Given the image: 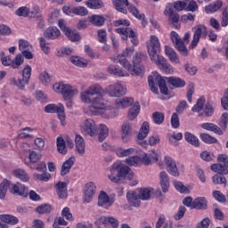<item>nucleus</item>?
<instances>
[{
	"label": "nucleus",
	"instance_id": "28",
	"mask_svg": "<svg viewBox=\"0 0 228 228\" xmlns=\"http://www.w3.org/2000/svg\"><path fill=\"white\" fill-rule=\"evenodd\" d=\"M167 83L173 86V88H183L186 86V82L179 77H169L166 78Z\"/></svg>",
	"mask_w": 228,
	"mask_h": 228
},
{
	"label": "nucleus",
	"instance_id": "64",
	"mask_svg": "<svg viewBox=\"0 0 228 228\" xmlns=\"http://www.w3.org/2000/svg\"><path fill=\"white\" fill-rule=\"evenodd\" d=\"M39 79L41 83H43V85H49V83H51V77L49 76V73H47L46 71H43L40 74Z\"/></svg>",
	"mask_w": 228,
	"mask_h": 228
},
{
	"label": "nucleus",
	"instance_id": "39",
	"mask_svg": "<svg viewBox=\"0 0 228 228\" xmlns=\"http://www.w3.org/2000/svg\"><path fill=\"white\" fill-rule=\"evenodd\" d=\"M86 6L90 10H101L104 8V3L101 0H88L86 2Z\"/></svg>",
	"mask_w": 228,
	"mask_h": 228
},
{
	"label": "nucleus",
	"instance_id": "55",
	"mask_svg": "<svg viewBox=\"0 0 228 228\" xmlns=\"http://www.w3.org/2000/svg\"><path fill=\"white\" fill-rule=\"evenodd\" d=\"M105 19L102 16L99 15H93L91 17V22L94 26H103L104 25Z\"/></svg>",
	"mask_w": 228,
	"mask_h": 228
},
{
	"label": "nucleus",
	"instance_id": "5",
	"mask_svg": "<svg viewBox=\"0 0 228 228\" xmlns=\"http://www.w3.org/2000/svg\"><path fill=\"white\" fill-rule=\"evenodd\" d=\"M112 4L114 8L118 11L120 12V13H127V10L135 19H138L139 20H142L145 17L143 14H140V11L136 6H134L132 4H129L128 0H112ZM127 9H126V8Z\"/></svg>",
	"mask_w": 228,
	"mask_h": 228
},
{
	"label": "nucleus",
	"instance_id": "45",
	"mask_svg": "<svg viewBox=\"0 0 228 228\" xmlns=\"http://www.w3.org/2000/svg\"><path fill=\"white\" fill-rule=\"evenodd\" d=\"M152 120L157 126H161L165 122V114L163 112L155 111L152 113Z\"/></svg>",
	"mask_w": 228,
	"mask_h": 228
},
{
	"label": "nucleus",
	"instance_id": "63",
	"mask_svg": "<svg viewBox=\"0 0 228 228\" xmlns=\"http://www.w3.org/2000/svg\"><path fill=\"white\" fill-rule=\"evenodd\" d=\"M212 181L214 183V184H227V178H225V176H220L218 175H215L212 177Z\"/></svg>",
	"mask_w": 228,
	"mask_h": 228
},
{
	"label": "nucleus",
	"instance_id": "12",
	"mask_svg": "<svg viewBox=\"0 0 228 228\" xmlns=\"http://www.w3.org/2000/svg\"><path fill=\"white\" fill-rule=\"evenodd\" d=\"M45 113H57L59 120H61V126H65V107L62 103H50L45 107Z\"/></svg>",
	"mask_w": 228,
	"mask_h": 228
},
{
	"label": "nucleus",
	"instance_id": "16",
	"mask_svg": "<svg viewBox=\"0 0 228 228\" xmlns=\"http://www.w3.org/2000/svg\"><path fill=\"white\" fill-rule=\"evenodd\" d=\"M165 15H168L169 22L175 28V29H180L181 25L179 24V14L174 12L172 5H167L164 11Z\"/></svg>",
	"mask_w": 228,
	"mask_h": 228
},
{
	"label": "nucleus",
	"instance_id": "47",
	"mask_svg": "<svg viewBox=\"0 0 228 228\" xmlns=\"http://www.w3.org/2000/svg\"><path fill=\"white\" fill-rule=\"evenodd\" d=\"M159 88L163 95H168V87L167 86V81L161 77H157Z\"/></svg>",
	"mask_w": 228,
	"mask_h": 228
},
{
	"label": "nucleus",
	"instance_id": "33",
	"mask_svg": "<svg viewBox=\"0 0 228 228\" xmlns=\"http://www.w3.org/2000/svg\"><path fill=\"white\" fill-rule=\"evenodd\" d=\"M193 209H208V200L199 197L193 200Z\"/></svg>",
	"mask_w": 228,
	"mask_h": 228
},
{
	"label": "nucleus",
	"instance_id": "61",
	"mask_svg": "<svg viewBox=\"0 0 228 228\" xmlns=\"http://www.w3.org/2000/svg\"><path fill=\"white\" fill-rule=\"evenodd\" d=\"M19 49L23 53L24 51H29L31 49V45L29 42L24 40V39H20L19 40Z\"/></svg>",
	"mask_w": 228,
	"mask_h": 228
},
{
	"label": "nucleus",
	"instance_id": "14",
	"mask_svg": "<svg viewBox=\"0 0 228 228\" xmlns=\"http://www.w3.org/2000/svg\"><path fill=\"white\" fill-rule=\"evenodd\" d=\"M170 38L172 43L175 45V49H177V52L182 54V56H187L188 55V48H186V45H184V41L181 39L179 37V34L175 31H172L170 34Z\"/></svg>",
	"mask_w": 228,
	"mask_h": 228
},
{
	"label": "nucleus",
	"instance_id": "44",
	"mask_svg": "<svg viewBox=\"0 0 228 228\" xmlns=\"http://www.w3.org/2000/svg\"><path fill=\"white\" fill-rule=\"evenodd\" d=\"M53 211V206L49 204H42L37 207L36 212L39 215H47Z\"/></svg>",
	"mask_w": 228,
	"mask_h": 228
},
{
	"label": "nucleus",
	"instance_id": "34",
	"mask_svg": "<svg viewBox=\"0 0 228 228\" xmlns=\"http://www.w3.org/2000/svg\"><path fill=\"white\" fill-rule=\"evenodd\" d=\"M0 220L8 225H17V224H19V218L12 215H0Z\"/></svg>",
	"mask_w": 228,
	"mask_h": 228
},
{
	"label": "nucleus",
	"instance_id": "29",
	"mask_svg": "<svg viewBox=\"0 0 228 228\" xmlns=\"http://www.w3.org/2000/svg\"><path fill=\"white\" fill-rule=\"evenodd\" d=\"M107 72H109V74H112V76H118V77H127V76H129V73L124 72L120 67L115 65L110 66Z\"/></svg>",
	"mask_w": 228,
	"mask_h": 228
},
{
	"label": "nucleus",
	"instance_id": "9",
	"mask_svg": "<svg viewBox=\"0 0 228 228\" xmlns=\"http://www.w3.org/2000/svg\"><path fill=\"white\" fill-rule=\"evenodd\" d=\"M210 168L216 174L226 175L228 174V156L225 154L219 155L217 164H213Z\"/></svg>",
	"mask_w": 228,
	"mask_h": 228
},
{
	"label": "nucleus",
	"instance_id": "50",
	"mask_svg": "<svg viewBox=\"0 0 228 228\" xmlns=\"http://www.w3.org/2000/svg\"><path fill=\"white\" fill-rule=\"evenodd\" d=\"M173 184L175 190H177V191H180V193H190V190H188L187 187L183 184V183L179 181H174Z\"/></svg>",
	"mask_w": 228,
	"mask_h": 228
},
{
	"label": "nucleus",
	"instance_id": "18",
	"mask_svg": "<svg viewBox=\"0 0 228 228\" xmlns=\"http://www.w3.org/2000/svg\"><path fill=\"white\" fill-rule=\"evenodd\" d=\"M118 168H120V161L114 162L109 168L108 179H110L111 183H120V178H118Z\"/></svg>",
	"mask_w": 228,
	"mask_h": 228
},
{
	"label": "nucleus",
	"instance_id": "26",
	"mask_svg": "<svg viewBox=\"0 0 228 228\" xmlns=\"http://www.w3.org/2000/svg\"><path fill=\"white\" fill-rule=\"evenodd\" d=\"M44 35L48 40H56L61 35V32L56 27H49L45 29Z\"/></svg>",
	"mask_w": 228,
	"mask_h": 228
},
{
	"label": "nucleus",
	"instance_id": "15",
	"mask_svg": "<svg viewBox=\"0 0 228 228\" xmlns=\"http://www.w3.org/2000/svg\"><path fill=\"white\" fill-rule=\"evenodd\" d=\"M58 26L66 37H68L69 40H71V42H79L81 40V36H79L77 30H72L69 28H67L63 20H60L58 21Z\"/></svg>",
	"mask_w": 228,
	"mask_h": 228
},
{
	"label": "nucleus",
	"instance_id": "52",
	"mask_svg": "<svg viewBox=\"0 0 228 228\" xmlns=\"http://www.w3.org/2000/svg\"><path fill=\"white\" fill-rule=\"evenodd\" d=\"M29 153V160L30 163H37V161H40V159H42V155L37 153V151H33V150H25Z\"/></svg>",
	"mask_w": 228,
	"mask_h": 228
},
{
	"label": "nucleus",
	"instance_id": "37",
	"mask_svg": "<svg viewBox=\"0 0 228 228\" xmlns=\"http://www.w3.org/2000/svg\"><path fill=\"white\" fill-rule=\"evenodd\" d=\"M151 129V126L149 125V122L144 121L139 130L137 138L138 140H145L147 138V134H149V131Z\"/></svg>",
	"mask_w": 228,
	"mask_h": 228
},
{
	"label": "nucleus",
	"instance_id": "20",
	"mask_svg": "<svg viewBox=\"0 0 228 228\" xmlns=\"http://www.w3.org/2000/svg\"><path fill=\"white\" fill-rule=\"evenodd\" d=\"M165 163L168 174L174 177H179V169L177 168V164H175V161H174L172 158L166 156Z\"/></svg>",
	"mask_w": 228,
	"mask_h": 228
},
{
	"label": "nucleus",
	"instance_id": "36",
	"mask_svg": "<svg viewBox=\"0 0 228 228\" xmlns=\"http://www.w3.org/2000/svg\"><path fill=\"white\" fill-rule=\"evenodd\" d=\"M109 134H110V129H108V126L104 124H100L99 133H98V141L100 142H104V140L108 138Z\"/></svg>",
	"mask_w": 228,
	"mask_h": 228
},
{
	"label": "nucleus",
	"instance_id": "42",
	"mask_svg": "<svg viewBox=\"0 0 228 228\" xmlns=\"http://www.w3.org/2000/svg\"><path fill=\"white\" fill-rule=\"evenodd\" d=\"M114 152H116L117 156H118L119 158H126V156H131V154H134V149L129 148L124 150L122 148L116 147Z\"/></svg>",
	"mask_w": 228,
	"mask_h": 228
},
{
	"label": "nucleus",
	"instance_id": "53",
	"mask_svg": "<svg viewBox=\"0 0 228 228\" xmlns=\"http://www.w3.org/2000/svg\"><path fill=\"white\" fill-rule=\"evenodd\" d=\"M39 45H40L41 51H43L45 54H49V53H51V48L49 47V44L45 42V37L39 38Z\"/></svg>",
	"mask_w": 228,
	"mask_h": 228
},
{
	"label": "nucleus",
	"instance_id": "57",
	"mask_svg": "<svg viewBox=\"0 0 228 228\" xmlns=\"http://www.w3.org/2000/svg\"><path fill=\"white\" fill-rule=\"evenodd\" d=\"M15 15H17L18 17H28L29 8L26 6H21L15 11Z\"/></svg>",
	"mask_w": 228,
	"mask_h": 228
},
{
	"label": "nucleus",
	"instance_id": "21",
	"mask_svg": "<svg viewBox=\"0 0 228 228\" xmlns=\"http://www.w3.org/2000/svg\"><path fill=\"white\" fill-rule=\"evenodd\" d=\"M113 205V200L110 199V196L106 191H102L98 196V206L100 208H104L108 209V208Z\"/></svg>",
	"mask_w": 228,
	"mask_h": 228
},
{
	"label": "nucleus",
	"instance_id": "19",
	"mask_svg": "<svg viewBox=\"0 0 228 228\" xmlns=\"http://www.w3.org/2000/svg\"><path fill=\"white\" fill-rule=\"evenodd\" d=\"M10 191L12 195H19L20 197H28V188L22 183H10Z\"/></svg>",
	"mask_w": 228,
	"mask_h": 228
},
{
	"label": "nucleus",
	"instance_id": "27",
	"mask_svg": "<svg viewBox=\"0 0 228 228\" xmlns=\"http://www.w3.org/2000/svg\"><path fill=\"white\" fill-rule=\"evenodd\" d=\"M74 163H76V157H70L65 162H63L61 168V175H67V174L70 172V168L74 167Z\"/></svg>",
	"mask_w": 228,
	"mask_h": 228
},
{
	"label": "nucleus",
	"instance_id": "60",
	"mask_svg": "<svg viewBox=\"0 0 228 228\" xmlns=\"http://www.w3.org/2000/svg\"><path fill=\"white\" fill-rule=\"evenodd\" d=\"M200 158L204 161H214V159H216L215 154H213V152L208 151L201 152Z\"/></svg>",
	"mask_w": 228,
	"mask_h": 228
},
{
	"label": "nucleus",
	"instance_id": "59",
	"mask_svg": "<svg viewBox=\"0 0 228 228\" xmlns=\"http://www.w3.org/2000/svg\"><path fill=\"white\" fill-rule=\"evenodd\" d=\"M34 178L37 181H43L44 183H47V181H49V179H51V174H49L47 172L43 173V174H35Z\"/></svg>",
	"mask_w": 228,
	"mask_h": 228
},
{
	"label": "nucleus",
	"instance_id": "49",
	"mask_svg": "<svg viewBox=\"0 0 228 228\" xmlns=\"http://www.w3.org/2000/svg\"><path fill=\"white\" fill-rule=\"evenodd\" d=\"M132 127L131 125L127 122L124 123L121 126V138L124 140L126 136H129L131 134Z\"/></svg>",
	"mask_w": 228,
	"mask_h": 228
},
{
	"label": "nucleus",
	"instance_id": "54",
	"mask_svg": "<svg viewBox=\"0 0 228 228\" xmlns=\"http://www.w3.org/2000/svg\"><path fill=\"white\" fill-rule=\"evenodd\" d=\"M61 11L60 9L53 10L50 16L48 17V22L49 24H54L58 20V18L60 17Z\"/></svg>",
	"mask_w": 228,
	"mask_h": 228
},
{
	"label": "nucleus",
	"instance_id": "10",
	"mask_svg": "<svg viewBox=\"0 0 228 228\" xmlns=\"http://www.w3.org/2000/svg\"><path fill=\"white\" fill-rule=\"evenodd\" d=\"M0 58L2 65L4 67H12V69H19L22 63H24V58L21 54H17L12 61L10 56L6 55L4 52L0 53Z\"/></svg>",
	"mask_w": 228,
	"mask_h": 228
},
{
	"label": "nucleus",
	"instance_id": "43",
	"mask_svg": "<svg viewBox=\"0 0 228 228\" xmlns=\"http://www.w3.org/2000/svg\"><path fill=\"white\" fill-rule=\"evenodd\" d=\"M13 175L16 176L17 179L23 181V183H28L29 181V175H28V173L22 169L14 170Z\"/></svg>",
	"mask_w": 228,
	"mask_h": 228
},
{
	"label": "nucleus",
	"instance_id": "38",
	"mask_svg": "<svg viewBox=\"0 0 228 228\" xmlns=\"http://www.w3.org/2000/svg\"><path fill=\"white\" fill-rule=\"evenodd\" d=\"M224 3L220 0L215 2L214 4H210L205 7L206 13H215V12H218L220 8H222Z\"/></svg>",
	"mask_w": 228,
	"mask_h": 228
},
{
	"label": "nucleus",
	"instance_id": "1",
	"mask_svg": "<svg viewBox=\"0 0 228 228\" xmlns=\"http://www.w3.org/2000/svg\"><path fill=\"white\" fill-rule=\"evenodd\" d=\"M105 94L109 97H122L127 94V88L120 82L110 85L105 90L102 89V86L94 84L80 94V99L82 102L91 104L89 106L91 115H104L105 118H113L115 116L111 114L112 110L108 109L104 98H102Z\"/></svg>",
	"mask_w": 228,
	"mask_h": 228
},
{
	"label": "nucleus",
	"instance_id": "30",
	"mask_svg": "<svg viewBox=\"0 0 228 228\" xmlns=\"http://www.w3.org/2000/svg\"><path fill=\"white\" fill-rule=\"evenodd\" d=\"M200 126L202 129H205L206 131H212L213 133H216V134H224V131H222V128H220L214 123H202Z\"/></svg>",
	"mask_w": 228,
	"mask_h": 228
},
{
	"label": "nucleus",
	"instance_id": "24",
	"mask_svg": "<svg viewBox=\"0 0 228 228\" xmlns=\"http://www.w3.org/2000/svg\"><path fill=\"white\" fill-rule=\"evenodd\" d=\"M67 186L68 184L65 182H59L56 183L55 190L59 199H67V197H69Z\"/></svg>",
	"mask_w": 228,
	"mask_h": 228
},
{
	"label": "nucleus",
	"instance_id": "3",
	"mask_svg": "<svg viewBox=\"0 0 228 228\" xmlns=\"http://www.w3.org/2000/svg\"><path fill=\"white\" fill-rule=\"evenodd\" d=\"M133 53H134V47H126L121 54L118 55V63H120L124 69L128 70V72H133V75L143 77V74L145 73L143 69L138 67V64H134V66H132L131 62L126 59L129 58V56H133Z\"/></svg>",
	"mask_w": 228,
	"mask_h": 228
},
{
	"label": "nucleus",
	"instance_id": "41",
	"mask_svg": "<svg viewBox=\"0 0 228 228\" xmlns=\"http://www.w3.org/2000/svg\"><path fill=\"white\" fill-rule=\"evenodd\" d=\"M206 102V98L204 96H200L196 104L193 105L191 108V111L194 113H200L204 110V104Z\"/></svg>",
	"mask_w": 228,
	"mask_h": 228
},
{
	"label": "nucleus",
	"instance_id": "11",
	"mask_svg": "<svg viewBox=\"0 0 228 228\" xmlns=\"http://www.w3.org/2000/svg\"><path fill=\"white\" fill-rule=\"evenodd\" d=\"M31 77V66L26 65L22 71V79L11 78V85H15L20 90H24V87L29 83Z\"/></svg>",
	"mask_w": 228,
	"mask_h": 228
},
{
	"label": "nucleus",
	"instance_id": "32",
	"mask_svg": "<svg viewBox=\"0 0 228 228\" xmlns=\"http://www.w3.org/2000/svg\"><path fill=\"white\" fill-rule=\"evenodd\" d=\"M166 56L169 58L170 61L173 63H179V57L177 56V53L174 50V48L166 45L165 46Z\"/></svg>",
	"mask_w": 228,
	"mask_h": 228
},
{
	"label": "nucleus",
	"instance_id": "13",
	"mask_svg": "<svg viewBox=\"0 0 228 228\" xmlns=\"http://www.w3.org/2000/svg\"><path fill=\"white\" fill-rule=\"evenodd\" d=\"M208 37V28L206 26L200 24L194 27L193 39L189 46V49H195L200 38H206Z\"/></svg>",
	"mask_w": 228,
	"mask_h": 228
},
{
	"label": "nucleus",
	"instance_id": "40",
	"mask_svg": "<svg viewBox=\"0 0 228 228\" xmlns=\"http://www.w3.org/2000/svg\"><path fill=\"white\" fill-rule=\"evenodd\" d=\"M139 113H140V103L136 102L128 110V115H127L128 119L134 120V118L138 117Z\"/></svg>",
	"mask_w": 228,
	"mask_h": 228
},
{
	"label": "nucleus",
	"instance_id": "7",
	"mask_svg": "<svg viewBox=\"0 0 228 228\" xmlns=\"http://www.w3.org/2000/svg\"><path fill=\"white\" fill-rule=\"evenodd\" d=\"M53 89L56 94H61L64 101H70L74 95H77V88H73L72 86L69 84H63V82L55 83L53 86Z\"/></svg>",
	"mask_w": 228,
	"mask_h": 228
},
{
	"label": "nucleus",
	"instance_id": "22",
	"mask_svg": "<svg viewBox=\"0 0 228 228\" xmlns=\"http://www.w3.org/2000/svg\"><path fill=\"white\" fill-rule=\"evenodd\" d=\"M95 183L92 182L86 183L84 194V202H86V204L92 202V199H94V195H95Z\"/></svg>",
	"mask_w": 228,
	"mask_h": 228
},
{
	"label": "nucleus",
	"instance_id": "48",
	"mask_svg": "<svg viewBox=\"0 0 228 228\" xmlns=\"http://www.w3.org/2000/svg\"><path fill=\"white\" fill-rule=\"evenodd\" d=\"M8 188H10V181L4 180L3 183H0V199H4V197H6Z\"/></svg>",
	"mask_w": 228,
	"mask_h": 228
},
{
	"label": "nucleus",
	"instance_id": "35",
	"mask_svg": "<svg viewBox=\"0 0 228 228\" xmlns=\"http://www.w3.org/2000/svg\"><path fill=\"white\" fill-rule=\"evenodd\" d=\"M133 98H127V97H125V98H122L121 100H116L115 102V106L116 108L118 110V109H126V108H129V106L131 104H133Z\"/></svg>",
	"mask_w": 228,
	"mask_h": 228
},
{
	"label": "nucleus",
	"instance_id": "23",
	"mask_svg": "<svg viewBox=\"0 0 228 228\" xmlns=\"http://www.w3.org/2000/svg\"><path fill=\"white\" fill-rule=\"evenodd\" d=\"M133 179V171H131V168L127 166L122 165V162H120V167L118 168V179L119 181H122V179Z\"/></svg>",
	"mask_w": 228,
	"mask_h": 228
},
{
	"label": "nucleus",
	"instance_id": "46",
	"mask_svg": "<svg viewBox=\"0 0 228 228\" xmlns=\"http://www.w3.org/2000/svg\"><path fill=\"white\" fill-rule=\"evenodd\" d=\"M145 60H147V54L142 52H136L133 58V64L140 65V63H142V61H145Z\"/></svg>",
	"mask_w": 228,
	"mask_h": 228
},
{
	"label": "nucleus",
	"instance_id": "51",
	"mask_svg": "<svg viewBox=\"0 0 228 228\" xmlns=\"http://www.w3.org/2000/svg\"><path fill=\"white\" fill-rule=\"evenodd\" d=\"M73 15H80V17H85V15H88V9L83 6L74 7Z\"/></svg>",
	"mask_w": 228,
	"mask_h": 228
},
{
	"label": "nucleus",
	"instance_id": "56",
	"mask_svg": "<svg viewBox=\"0 0 228 228\" xmlns=\"http://www.w3.org/2000/svg\"><path fill=\"white\" fill-rule=\"evenodd\" d=\"M184 138L187 143H199V138L190 132L184 133Z\"/></svg>",
	"mask_w": 228,
	"mask_h": 228
},
{
	"label": "nucleus",
	"instance_id": "4",
	"mask_svg": "<svg viewBox=\"0 0 228 228\" xmlns=\"http://www.w3.org/2000/svg\"><path fill=\"white\" fill-rule=\"evenodd\" d=\"M161 158V151L152 150L150 154L144 153L141 157H129L126 159V165H130L134 167V165H140V163H143V165H152V163H158Z\"/></svg>",
	"mask_w": 228,
	"mask_h": 228
},
{
	"label": "nucleus",
	"instance_id": "25",
	"mask_svg": "<svg viewBox=\"0 0 228 228\" xmlns=\"http://www.w3.org/2000/svg\"><path fill=\"white\" fill-rule=\"evenodd\" d=\"M159 181L163 193H167L170 188V178H168V174H167L165 171L160 172Z\"/></svg>",
	"mask_w": 228,
	"mask_h": 228
},
{
	"label": "nucleus",
	"instance_id": "31",
	"mask_svg": "<svg viewBox=\"0 0 228 228\" xmlns=\"http://www.w3.org/2000/svg\"><path fill=\"white\" fill-rule=\"evenodd\" d=\"M100 222L102 224V225H104V227H110V225H111L113 228L118 227V220H117L115 217L102 216L100 218Z\"/></svg>",
	"mask_w": 228,
	"mask_h": 228
},
{
	"label": "nucleus",
	"instance_id": "8",
	"mask_svg": "<svg viewBox=\"0 0 228 228\" xmlns=\"http://www.w3.org/2000/svg\"><path fill=\"white\" fill-rule=\"evenodd\" d=\"M115 33L120 35L122 40H128L130 38V42L134 47H136L140 44L138 35L131 28H118L115 29Z\"/></svg>",
	"mask_w": 228,
	"mask_h": 228
},
{
	"label": "nucleus",
	"instance_id": "17",
	"mask_svg": "<svg viewBox=\"0 0 228 228\" xmlns=\"http://www.w3.org/2000/svg\"><path fill=\"white\" fill-rule=\"evenodd\" d=\"M82 129L84 133L89 136H95V134H97V126H95V121H94V119H86Z\"/></svg>",
	"mask_w": 228,
	"mask_h": 228
},
{
	"label": "nucleus",
	"instance_id": "62",
	"mask_svg": "<svg viewBox=\"0 0 228 228\" xmlns=\"http://www.w3.org/2000/svg\"><path fill=\"white\" fill-rule=\"evenodd\" d=\"M200 137L204 143H216V139L208 134H201Z\"/></svg>",
	"mask_w": 228,
	"mask_h": 228
},
{
	"label": "nucleus",
	"instance_id": "2",
	"mask_svg": "<svg viewBox=\"0 0 228 228\" xmlns=\"http://www.w3.org/2000/svg\"><path fill=\"white\" fill-rule=\"evenodd\" d=\"M147 51L151 61H154L159 69L165 74H172L174 68L168 63L165 57L158 54L161 52V44L159 38L156 36H151L150 41L147 43Z\"/></svg>",
	"mask_w": 228,
	"mask_h": 228
},
{
	"label": "nucleus",
	"instance_id": "6",
	"mask_svg": "<svg viewBox=\"0 0 228 228\" xmlns=\"http://www.w3.org/2000/svg\"><path fill=\"white\" fill-rule=\"evenodd\" d=\"M126 199L134 208H138L141 204L140 200H149L151 199V190L141 189L138 192L134 191H129L126 193Z\"/></svg>",
	"mask_w": 228,
	"mask_h": 228
},
{
	"label": "nucleus",
	"instance_id": "58",
	"mask_svg": "<svg viewBox=\"0 0 228 228\" xmlns=\"http://www.w3.org/2000/svg\"><path fill=\"white\" fill-rule=\"evenodd\" d=\"M180 126L181 122L179 121V115L174 112L171 116V126L173 127V129H179Z\"/></svg>",
	"mask_w": 228,
	"mask_h": 228
}]
</instances>
